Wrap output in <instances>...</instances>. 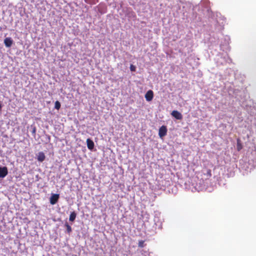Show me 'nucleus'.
<instances>
[{
    "label": "nucleus",
    "instance_id": "f257e3e1",
    "mask_svg": "<svg viewBox=\"0 0 256 256\" xmlns=\"http://www.w3.org/2000/svg\"><path fill=\"white\" fill-rule=\"evenodd\" d=\"M168 132L167 128L166 126H162L160 127L158 130V136L160 138H162L164 136L166 135Z\"/></svg>",
    "mask_w": 256,
    "mask_h": 256
},
{
    "label": "nucleus",
    "instance_id": "f03ea898",
    "mask_svg": "<svg viewBox=\"0 0 256 256\" xmlns=\"http://www.w3.org/2000/svg\"><path fill=\"white\" fill-rule=\"evenodd\" d=\"M172 116L178 120H181L182 119V115L178 111L174 110L171 113Z\"/></svg>",
    "mask_w": 256,
    "mask_h": 256
},
{
    "label": "nucleus",
    "instance_id": "7ed1b4c3",
    "mask_svg": "<svg viewBox=\"0 0 256 256\" xmlns=\"http://www.w3.org/2000/svg\"><path fill=\"white\" fill-rule=\"evenodd\" d=\"M8 174V168L6 166L0 167V178H4Z\"/></svg>",
    "mask_w": 256,
    "mask_h": 256
},
{
    "label": "nucleus",
    "instance_id": "20e7f679",
    "mask_svg": "<svg viewBox=\"0 0 256 256\" xmlns=\"http://www.w3.org/2000/svg\"><path fill=\"white\" fill-rule=\"evenodd\" d=\"M154 98V92L152 90H148L145 94V98L148 102L151 101Z\"/></svg>",
    "mask_w": 256,
    "mask_h": 256
},
{
    "label": "nucleus",
    "instance_id": "39448f33",
    "mask_svg": "<svg viewBox=\"0 0 256 256\" xmlns=\"http://www.w3.org/2000/svg\"><path fill=\"white\" fill-rule=\"evenodd\" d=\"M59 198L58 194H52L50 198V203L52 204H56Z\"/></svg>",
    "mask_w": 256,
    "mask_h": 256
},
{
    "label": "nucleus",
    "instance_id": "423d86ee",
    "mask_svg": "<svg viewBox=\"0 0 256 256\" xmlns=\"http://www.w3.org/2000/svg\"><path fill=\"white\" fill-rule=\"evenodd\" d=\"M13 43V40L10 38H6L4 40V44L6 46L9 48L10 47Z\"/></svg>",
    "mask_w": 256,
    "mask_h": 256
},
{
    "label": "nucleus",
    "instance_id": "0eeeda50",
    "mask_svg": "<svg viewBox=\"0 0 256 256\" xmlns=\"http://www.w3.org/2000/svg\"><path fill=\"white\" fill-rule=\"evenodd\" d=\"M86 144H87L88 148L89 150H92L94 148V142L90 138H88L86 140Z\"/></svg>",
    "mask_w": 256,
    "mask_h": 256
},
{
    "label": "nucleus",
    "instance_id": "6e6552de",
    "mask_svg": "<svg viewBox=\"0 0 256 256\" xmlns=\"http://www.w3.org/2000/svg\"><path fill=\"white\" fill-rule=\"evenodd\" d=\"M46 158V156L44 154L43 152H38V156H37V159L40 162H43Z\"/></svg>",
    "mask_w": 256,
    "mask_h": 256
},
{
    "label": "nucleus",
    "instance_id": "1a4fd4ad",
    "mask_svg": "<svg viewBox=\"0 0 256 256\" xmlns=\"http://www.w3.org/2000/svg\"><path fill=\"white\" fill-rule=\"evenodd\" d=\"M76 214L75 212H72L69 218L70 221L74 222L76 219Z\"/></svg>",
    "mask_w": 256,
    "mask_h": 256
},
{
    "label": "nucleus",
    "instance_id": "9d476101",
    "mask_svg": "<svg viewBox=\"0 0 256 256\" xmlns=\"http://www.w3.org/2000/svg\"><path fill=\"white\" fill-rule=\"evenodd\" d=\"M206 176V179L210 178L212 176V172L210 169L206 170V173L204 174Z\"/></svg>",
    "mask_w": 256,
    "mask_h": 256
},
{
    "label": "nucleus",
    "instance_id": "9b49d317",
    "mask_svg": "<svg viewBox=\"0 0 256 256\" xmlns=\"http://www.w3.org/2000/svg\"><path fill=\"white\" fill-rule=\"evenodd\" d=\"M60 103L58 101H56L54 104V108L58 110L60 108Z\"/></svg>",
    "mask_w": 256,
    "mask_h": 256
},
{
    "label": "nucleus",
    "instance_id": "f8f14e48",
    "mask_svg": "<svg viewBox=\"0 0 256 256\" xmlns=\"http://www.w3.org/2000/svg\"><path fill=\"white\" fill-rule=\"evenodd\" d=\"M66 230L68 233H70L72 232V228L71 226L68 224H66Z\"/></svg>",
    "mask_w": 256,
    "mask_h": 256
},
{
    "label": "nucleus",
    "instance_id": "ddd939ff",
    "mask_svg": "<svg viewBox=\"0 0 256 256\" xmlns=\"http://www.w3.org/2000/svg\"><path fill=\"white\" fill-rule=\"evenodd\" d=\"M138 246L140 248L144 247V241L142 240H140L138 243Z\"/></svg>",
    "mask_w": 256,
    "mask_h": 256
},
{
    "label": "nucleus",
    "instance_id": "4468645a",
    "mask_svg": "<svg viewBox=\"0 0 256 256\" xmlns=\"http://www.w3.org/2000/svg\"><path fill=\"white\" fill-rule=\"evenodd\" d=\"M136 68L133 64H131L130 66V70L132 72H134L136 70Z\"/></svg>",
    "mask_w": 256,
    "mask_h": 256
},
{
    "label": "nucleus",
    "instance_id": "2eb2a0df",
    "mask_svg": "<svg viewBox=\"0 0 256 256\" xmlns=\"http://www.w3.org/2000/svg\"><path fill=\"white\" fill-rule=\"evenodd\" d=\"M35 131H36V128H33V130H32L33 134L35 132Z\"/></svg>",
    "mask_w": 256,
    "mask_h": 256
}]
</instances>
